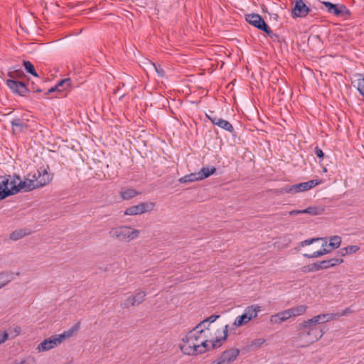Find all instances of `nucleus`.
<instances>
[{
	"mask_svg": "<svg viewBox=\"0 0 364 364\" xmlns=\"http://www.w3.org/2000/svg\"><path fill=\"white\" fill-rule=\"evenodd\" d=\"M325 323L333 321L338 318V313L323 314Z\"/></svg>",
	"mask_w": 364,
	"mask_h": 364,
	"instance_id": "39",
	"label": "nucleus"
},
{
	"mask_svg": "<svg viewBox=\"0 0 364 364\" xmlns=\"http://www.w3.org/2000/svg\"><path fill=\"white\" fill-rule=\"evenodd\" d=\"M352 312H353V310L351 309V307H348V308L345 309L341 313H338V318L341 316H346Z\"/></svg>",
	"mask_w": 364,
	"mask_h": 364,
	"instance_id": "45",
	"label": "nucleus"
},
{
	"mask_svg": "<svg viewBox=\"0 0 364 364\" xmlns=\"http://www.w3.org/2000/svg\"><path fill=\"white\" fill-rule=\"evenodd\" d=\"M134 305H136V304L134 301L132 299V296H130L123 303H122L121 306L124 309H128Z\"/></svg>",
	"mask_w": 364,
	"mask_h": 364,
	"instance_id": "38",
	"label": "nucleus"
},
{
	"mask_svg": "<svg viewBox=\"0 0 364 364\" xmlns=\"http://www.w3.org/2000/svg\"><path fill=\"white\" fill-rule=\"evenodd\" d=\"M193 333H188L185 338H183V343L181 345V351L188 355H198L197 350L199 346H196L192 339Z\"/></svg>",
	"mask_w": 364,
	"mask_h": 364,
	"instance_id": "11",
	"label": "nucleus"
},
{
	"mask_svg": "<svg viewBox=\"0 0 364 364\" xmlns=\"http://www.w3.org/2000/svg\"><path fill=\"white\" fill-rule=\"evenodd\" d=\"M314 153L316 155V156L321 159V161H322L323 159L324 153L320 148H318V146H316L314 149Z\"/></svg>",
	"mask_w": 364,
	"mask_h": 364,
	"instance_id": "43",
	"label": "nucleus"
},
{
	"mask_svg": "<svg viewBox=\"0 0 364 364\" xmlns=\"http://www.w3.org/2000/svg\"><path fill=\"white\" fill-rule=\"evenodd\" d=\"M321 183V180L313 179L306 182L300 183V186H301V189L303 191H306L311 189L317 185H319Z\"/></svg>",
	"mask_w": 364,
	"mask_h": 364,
	"instance_id": "24",
	"label": "nucleus"
},
{
	"mask_svg": "<svg viewBox=\"0 0 364 364\" xmlns=\"http://www.w3.org/2000/svg\"><path fill=\"white\" fill-rule=\"evenodd\" d=\"M321 269V266L318 265V262L310 264L304 266L301 268V271L304 273L314 272Z\"/></svg>",
	"mask_w": 364,
	"mask_h": 364,
	"instance_id": "30",
	"label": "nucleus"
},
{
	"mask_svg": "<svg viewBox=\"0 0 364 364\" xmlns=\"http://www.w3.org/2000/svg\"><path fill=\"white\" fill-rule=\"evenodd\" d=\"M146 296L144 291H139L134 296H132V299L134 301L136 305L141 304Z\"/></svg>",
	"mask_w": 364,
	"mask_h": 364,
	"instance_id": "33",
	"label": "nucleus"
},
{
	"mask_svg": "<svg viewBox=\"0 0 364 364\" xmlns=\"http://www.w3.org/2000/svg\"><path fill=\"white\" fill-rule=\"evenodd\" d=\"M341 243V237L338 235L332 236L329 238L328 246H331L332 250L338 248Z\"/></svg>",
	"mask_w": 364,
	"mask_h": 364,
	"instance_id": "29",
	"label": "nucleus"
},
{
	"mask_svg": "<svg viewBox=\"0 0 364 364\" xmlns=\"http://www.w3.org/2000/svg\"><path fill=\"white\" fill-rule=\"evenodd\" d=\"M14 330H15V332H16L17 334L20 333V332H21V328H20V327H18V326L16 327Z\"/></svg>",
	"mask_w": 364,
	"mask_h": 364,
	"instance_id": "49",
	"label": "nucleus"
},
{
	"mask_svg": "<svg viewBox=\"0 0 364 364\" xmlns=\"http://www.w3.org/2000/svg\"><path fill=\"white\" fill-rule=\"evenodd\" d=\"M11 124L14 128H22L23 127V122L20 119H14Z\"/></svg>",
	"mask_w": 364,
	"mask_h": 364,
	"instance_id": "42",
	"label": "nucleus"
},
{
	"mask_svg": "<svg viewBox=\"0 0 364 364\" xmlns=\"http://www.w3.org/2000/svg\"><path fill=\"white\" fill-rule=\"evenodd\" d=\"M311 9L305 4L303 0H295V5L292 9L291 16L293 18H304Z\"/></svg>",
	"mask_w": 364,
	"mask_h": 364,
	"instance_id": "14",
	"label": "nucleus"
},
{
	"mask_svg": "<svg viewBox=\"0 0 364 364\" xmlns=\"http://www.w3.org/2000/svg\"><path fill=\"white\" fill-rule=\"evenodd\" d=\"M357 89L363 97H364V77L357 80Z\"/></svg>",
	"mask_w": 364,
	"mask_h": 364,
	"instance_id": "37",
	"label": "nucleus"
},
{
	"mask_svg": "<svg viewBox=\"0 0 364 364\" xmlns=\"http://www.w3.org/2000/svg\"><path fill=\"white\" fill-rule=\"evenodd\" d=\"M216 171L215 167H204L202 168L200 171L198 172L200 181L205 179L210 176L213 175Z\"/></svg>",
	"mask_w": 364,
	"mask_h": 364,
	"instance_id": "23",
	"label": "nucleus"
},
{
	"mask_svg": "<svg viewBox=\"0 0 364 364\" xmlns=\"http://www.w3.org/2000/svg\"><path fill=\"white\" fill-rule=\"evenodd\" d=\"M307 309L306 305H299L294 306L291 309H287L289 314L290 318L301 316L305 313Z\"/></svg>",
	"mask_w": 364,
	"mask_h": 364,
	"instance_id": "21",
	"label": "nucleus"
},
{
	"mask_svg": "<svg viewBox=\"0 0 364 364\" xmlns=\"http://www.w3.org/2000/svg\"><path fill=\"white\" fill-rule=\"evenodd\" d=\"M208 326H209L208 323L202 324V321H201L198 325H197L194 328V329L195 330H198V331H201V333H204V329L205 328H208Z\"/></svg>",
	"mask_w": 364,
	"mask_h": 364,
	"instance_id": "44",
	"label": "nucleus"
},
{
	"mask_svg": "<svg viewBox=\"0 0 364 364\" xmlns=\"http://www.w3.org/2000/svg\"><path fill=\"white\" fill-rule=\"evenodd\" d=\"M322 4L327 11L335 16L348 18L350 16V10L344 4H333L330 1H323Z\"/></svg>",
	"mask_w": 364,
	"mask_h": 364,
	"instance_id": "8",
	"label": "nucleus"
},
{
	"mask_svg": "<svg viewBox=\"0 0 364 364\" xmlns=\"http://www.w3.org/2000/svg\"><path fill=\"white\" fill-rule=\"evenodd\" d=\"M228 328V326L226 325L222 331L223 336L220 337H217L216 339L213 342L206 340L205 337L203 336L201 331H198V330H195L193 328V330L190 331L188 333H193V337L191 340L193 341L194 343H196V346H199L198 348V350H197L198 353L202 354L211 348L213 349L220 347L222 345L223 342L225 341L227 338Z\"/></svg>",
	"mask_w": 364,
	"mask_h": 364,
	"instance_id": "2",
	"label": "nucleus"
},
{
	"mask_svg": "<svg viewBox=\"0 0 364 364\" xmlns=\"http://www.w3.org/2000/svg\"><path fill=\"white\" fill-rule=\"evenodd\" d=\"M15 364H30V363L28 362H27V360H23L19 363H16Z\"/></svg>",
	"mask_w": 364,
	"mask_h": 364,
	"instance_id": "48",
	"label": "nucleus"
},
{
	"mask_svg": "<svg viewBox=\"0 0 364 364\" xmlns=\"http://www.w3.org/2000/svg\"><path fill=\"white\" fill-rule=\"evenodd\" d=\"M310 319H311V321H312V322H314L317 326H318V324L325 323V320H324L325 318L323 316V314L315 316Z\"/></svg>",
	"mask_w": 364,
	"mask_h": 364,
	"instance_id": "36",
	"label": "nucleus"
},
{
	"mask_svg": "<svg viewBox=\"0 0 364 364\" xmlns=\"http://www.w3.org/2000/svg\"><path fill=\"white\" fill-rule=\"evenodd\" d=\"M139 230L132 228L128 225H122L112 228L109 235L113 239L120 242H129L136 239L139 235Z\"/></svg>",
	"mask_w": 364,
	"mask_h": 364,
	"instance_id": "6",
	"label": "nucleus"
},
{
	"mask_svg": "<svg viewBox=\"0 0 364 364\" xmlns=\"http://www.w3.org/2000/svg\"><path fill=\"white\" fill-rule=\"evenodd\" d=\"M197 181H200L198 172L192 173L188 175H186L179 179V182L181 183H191V182Z\"/></svg>",
	"mask_w": 364,
	"mask_h": 364,
	"instance_id": "25",
	"label": "nucleus"
},
{
	"mask_svg": "<svg viewBox=\"0 0 364 364\" xmlns=\"http://www.w3.org/2000/svg\"><path fill=\"white\" fill-rule=\"evenodd\" d=\"M25 183L16 175L0 176V200L24 191Z\"/></svg>",
	"mask_w": 364,
	"mask_h": 364,
	"instance_id": "1",
	"label": "nucleus"
},
{
	"mask_svg": "<svg viewBox=\"0 0 364 364\" xmlns=\"http://www.w3.org/2000/svg\"><path fill=\"white\" fill-rule=\"evenodd\" d=\"M12 280V276L8 272L0 273V289L7 285Z\"/></svg>",
	"mask_w": 364,
	"mask_h": 364,
	"instance_id": "26",
	"label": "nucleus"
},
{
	"mask_svg": "<svg viewBox=\"0 0 364 364\" xmlns=\"http://www.w3.org/2000/svg\"><path fill=\"white\" fill-rule=\"evenodd\" d=\"M140 193L136 191L134 188H125L122 189L120 192V196L124 200H129L134 197L139 195Z\"/></svg>",
	"mask_w": 364,
	"mask_h": 364,
	"instance_id": "22",
	"label": "nucleus"
},
{
	"mask_svg": "<svg viewBox=\"0 0 364 364\" xmlns=\"http://www.w3.org/2000/svg\"><path fill=\"white\" fill-rule=\"evenodd\" d=\"M220 317L219 315H211L209 317H208L207 318L204 319L203 321H202V324H204V323H213L214 321H215L218 318Z\"/></svg>",
	"mask_w": 364,
	"mask_h": 364,
	"instance_id": "40",
	"label": "nucleus"
},
{
	"mask_svg": "<svg viewBox=\"0 0 364 364\" xmlns=\"http://www.w3.org/2000/svg\"><path fill=\"white\" fill-rule=\"evenodd\" d=\"M265 342H266V340L263 338H259L254 339L250 342L249 348L252 350H257L259 348H261L262 346V345L265 343Z\"/></svg>",
	"mask_w": 364,
	"mask_h": 364,
	"instance_id": "27",
	"label": "nucleus"
},
{
	"mask_svg": "<svg viewBox=\"0 0 364 364\" xmlns=\"http://www.w3.org/2000/svg\"><path fill=\"white\" fill-rule=\"evenodd\" d=\"M246 21L257 28L263 31L269 36L273 34L270 28L267 25L262 18L257 14H250L245 16Z\"/></svg>",
	"mask_w": 364,
	"mask_h": 364,
	"instance_id": "9",
	"label": "nucleus"
},
{
	"mask_svg": "<svg viewBox=\"0 0 364 364\" xmlns=\"http://www.w3.org/2000/svg\"><path fill=\"white\" fill-rule=\"evenodd\" d=\"M8 333L3 332L0 333V344L4 343L8 339Z\"/></svg>",
	"mask_w": 364,
	"mask_h": 364,
	"instance_id": "46",
	"label": "nucleus"
},
{
	"mask_svg": "<svg viewBox=\"0 0 364 364\" xmlns=\"http://www.w3.org/2000/svg\"><path fill=\"white\" fill-rule=\"evenodd\" d=\"M148 205L146 203H141L136 205L131 206L126 209L124 214L126 215H136L142 214L147 211Z\"/></svg>",
	"mask_w": 364,
	"mask_h": 364,
	"instance_id": "15",
	"label": "nucleus"
},
{
	"mask_svg": "<svg viewBox=\"0 0 364 364\" xmlns=\"http://www.w3.org/2000/svg\"><path fill=\"white\" fill-rule=\"evenodd\" d=\"M300 192H303L301 186H300V183H297L292 186L287 185L284 187L282 188L279 191L280 193H285L294 194Z\"/></svg>",
	"mask_w": 364,
	"mask_h": 364,
	"instance_id": "20",
	"label": "nucleus"
},
{
	"mask_svg": "<svg viewBox=\"0 0 364 364\" xmlns=\"http://www.w3.org/2000/svg\"><path fill=\"white\" fill-rule=\"evenodd\" d=\"M303 214L317 215L321 213V209L316 206H310L302 210Z\"/></svg>",
	"mask_w": 364,
	"mask_h": 364,
	"instance_id": "31",
	"label": "nucleus"
},
{
	"mask_svg": "<svg viewBox=\"0 0 364 364\" xmlns=\"http://www.w3.org/2000/svg\"><path fill=\"white\" fill-rule=\"evenodd\" d=\"M23 65L28 73H29L35 77L38 76V74L36 72L33 65L30 61H23Z\"/></svg>",
	"mask_w": 364,
	"mask_h": 364,
	"instance_id": "34",
	"label": "nucleus"
},
{
	"mask_svg": "<svg viewBox=\"0 0 364 364\" xmlns=\"http://www.w3.org/2000/svg\"><path fill=\"white\" fill-rule=\"evenodd\" d=\"M71 86L70 78H65L60 80L54 87H52L48 90L49 92H53L55 90L58 92H63L68 90Z\"/></svg>",
	"mask_w": 364,
	"mask_h": 364,
	"instance_id": "17",
	"label": "nucleus"
},
{
	"mask_svg": "<svg viewBox=\"0 0 364 364\" xmlns=\"http://www.w3.org/2000/svg\"><path fill=\"white\" fill-rule=\"evenodd\" d=\"M205 116L214 125H217L230 133L234 132V127L232 124L225 119L218 117L213 112H209L208 114H205Z\"/></svg>",
	"mask_w": 364,
	"mask_h": 364,
	"instance_id": "12",
	"label": "nucleus"
},
{
	"mask_svg": "<svg viewBox=\"0 0 364 364\" xmlns=\"http://www.w3.org/2000/svg\"><path fill=\"white\" fill-rule=\"evenodd\" d=\"M299 337L306 341L308 344L319 340L324 334L323 328L316 325L311 319L300 323L297 326Z\"/></svg>",
	"mask_w": 364,
	"mask_h": 364,
	"instance_id": "3",
	"label": "nucleus"
},
{
	"mask_svg": "<svg viewBox=\"0 0 364 364\" xmlns=\"http://www.w3.org/2000/svg\"><path fill=\"white\" fill-rule=\"evenodd\" d=\"M319 240H323V243L322 244L321 249H324L325 250H328V253H329L332 251V249L331 248V246H328V243L327 242L326 240L323 239L321 237H314V238L308 239V240L301 241L300 242V246L305 247L307 245H310L313 244L314 242L319 241Z\"/></svg>",
	"mask_w": 364,
	"mask_h": 364,
	"instance_id": "18",
	"label": "nucleus"
},
{
	"mask_svg": "<svg viewBox=\"0 0 364 364\" xmlns=\"http://www.w3.org/2000/svg\"><path fill=\"white\" fill-rule=\"evenodd\" d=\"M9 75L11 78L6 81V84L8 87L15 94H18L21 96L25 95L28 92L26 85L22 82L15 80L11 73H9Z\"/></svg>",
	"mask_w": 364,
	"mask_h": 364,
	"instance_id": "10",
	"label": "nucleus"
},
{
	"mask_svg": "<svg viewBox=\"0 0 364 364\" xmlns=\"http://www.w3.org/2000/svg\"><path fill=\"white\" fill-rule=\"evenodd\" d=\"M154 67L159 77H162L165 76V71H164V68L160 65L154 64Z\"/></svg>",
	"mask_w": 364,
	"mask_h": 364,
	"instance_id": "41",
	"label": "nucleus"
},
{
	"mask_svg": "<svg viewBox=\"0 0 364 364\" xmlns=\"http://www.w3.org/2000/svg\"><path fill=\"white\" fill-rule=\"evenodd\" d=\"M240 354L237 348H230L225 350L217 360V364H229L237 359Z\"/></svg>",
	"mask_w": 364,
	"mask_h": 364,
	"instance_id": "13",
	"label": "nucleus"
},
{
	"mask_svg": "<svg viewBox=\"0 0 364 364\" xmlns=\"http://www.w3.org/2000/svg\"><path fill=\"white\" fill-rule=\"evenodd\" d=\"M343 262V259L341 258H331L328 260H323L321 262H318V265L321 266V269H327L337 264H340Z\"/></svg>",
	"mask_w": 364,
	"mask_h": 364,
	"instance_id": "19",
	"label": "nucleus"
},
{
	"mask_svg": "<svg viewBox=\"0 0 364 364\" xmlns=\"http://www.w3.org/2000/svg\"><path fill=\"white\" fill-rule=\"evenodd\" d=\"M326 254H328V250H325L324 249H320L316 252H314L311 254H304L303 256L308 259H312L323 256Z\"/></svg>",
	"mask_w": 364,
	"mask_h": 364,
	"instance_id": "32",
	"label": "nucleus"
},
{
	"mask_svg": "<svg viewBox=\"0 0 364 364\" xmlns=\"http://www.w3.org/2000/svg\"><path fill=\"white\" fill-rule=\"evenodd\" d=\"M360 247L357 245H349L348 247L341 249L340 253L342 257L346 255L355 253L359 250Z\"/></svg>",
	"mask_w": 364,
	"mask_h": 364,
	"instance_id": "28",
	"label": "nucleus"
},
{
	"mask_svg": "<svg viewBox=\"0 0 364 364\" xmlns=\"http://www.w3.org/2000/svg\"><path fill=\"white\" fill-rule=\"evenodd\" d=\"M290 318L288 310L282 311L276 314L271 316L270 322L273 324H279Z\"/></svg>",
	"mask_w": 364,
	"mask_h": 364,
	"instance_id": "16",
	"label": "nucleus"
},
{
	"mask_svg": "<svg viewBox=\"0 0 364 364\" xmlns=\"http://www.w3.org/2000/svg\"><path fill=\"white\" fill-rule=\"evenodd\" d=\"M26 235V232L22 230H18L12 232L10 234L9 238L12 240L16 241L21 238H22Z\"/></svg>",
	"mask_w": 364,
	"mask_h": 364,
	"instance_id": "35",
	"label": "nucleus"
},
{
	"mask_svg": "<svg viewBox=\"0 0 364 364\" xmlns=\"http://www.w3.org/2000/svg\"><path fill=\"white\" fill-rule=\"evenodd\" d=\"M52 180L51 174L45 168H41L23 181L25 183L24 191H28L43 187L50 183Z\"/></svg>",
	"mask_w": 364,
	"mask_h": 364,
	"instance_id": "5",
	"label": "nucleus"
},
{
	"mask_svg": "<svg viewBox=\"0 0 364 364\" xmlns=\"http://www.w3.org/2000/svg\"><path fill=\"white\" fill-rule=\"evenodd\" d=\"M303 214L302 210H294L289 212V215Z\"/></svg>",
	"mask_w": 364,
	"mask_h": 364,
	"instance_id": "47",
	"label": "nucleus"
},
{
	"mask_svg": "<svg viewBox=\"0 0 364 364\" xmlns=\"http://www.w3.org/2000/svg\"><path fill=\"white\" fill-rule=\"evenodd\" d=\"M262 311V307L258 304H252L247 306L244 313L241 316L236 317L234 321V325L236 326H241L252 319L257 317L259 313Z\"/></svg>",
	"mask_w": 364,
	"mask_h": 364,
	"instance_id": "7",
	"label": "nucleus"
},
{
	"mask_svg": "<svg viewBox=\"0 0 364 364\" xmlns=\"http://www.w3.org/2000/svg\"><path fill=\"white\" fill-rule=\"evenodd\" d=\"M78 330L79 325L75 324L68 330L65 331L63 333L54 335L43 340L38 345L36 350L38 353L51 350L61 344L65 339L72 337Z\"/></svg>",
	"mask_w": 364,
	"mask_h": 364,
	"instance_id": "4",
	"label": "nucleus"
}]
</instances>
